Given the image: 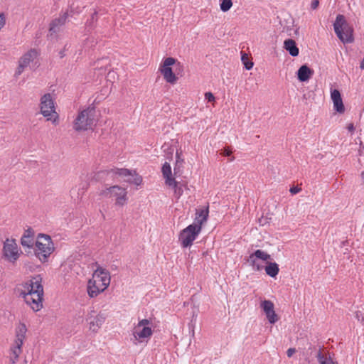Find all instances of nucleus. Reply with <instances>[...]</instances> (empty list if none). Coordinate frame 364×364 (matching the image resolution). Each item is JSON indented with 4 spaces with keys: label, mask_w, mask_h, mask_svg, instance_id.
Returning <instances> with one entry per match:
<instances>
[{
    "label": "nucleus",
    "mask_w": 364,
    "mask_h": 364,
    "mask_svg": "<svg viewBox=\"0 0 364 364\" xmlns=\"http://www.w3.org/2000/svg\"><path fill=\"white\" fill-rule=\"evenodd\" d=\"M55 250L54 244L48 235L40 233L36 242L34 253L39 260L45 263Z\"/></svg>",
    "instance_id": "obj_1"
},
{
    "label": "nucleus",
    "mask_w": 364,
    "mask_h": 364,
    "mask_svg": "<svg viewBox=\"0 0 364 364\" xmlns=\"http://www.w3.org/2000/svg\"><path fill=\"white\" fill-rule=\"evenodd\" d=\"M335 33L343 43H350L353 41V29L347 22L346 17L338 14L333 23Z\"/></svg>",
    "instance_id": "obj_2"
},
{
    "label": "nucleus",
    "mask_w": 364,
    "mask_h": 364,
    "mask_svg": "<svg viewBox=\"0 0 364 364\" xmlns=\"http://www.w3.org/2000/svg\"><path fill=\"white\" fill-rule=\"evenodd\" d=\"M95 112L93 106H90L80 112L75 120L74 129L78 132L91 129L95 122Z\"/></svg>",
    "instance_id": "obj_3"
},
{
    "label": "nucleus",
    "mask_w": 364,
    "mask_h": 364,
    "mask_svg": "<svg viewBox=\"0 0 364 364\" xmlns=\"http://www.w3.org/2000/svg\"><path fill=\"white\" fill-rule=\"evenodd\" d=\"M201 227L195 224H191L183 229L179 235V240L183 247L192 245L193 242L201 231Z\"/></svg>",
    "instance_id": "obj_4"
},
{
    "label": "nucleus",
    "mask_w": 364,
    "mask_h": 364,
    "mask_svg": "<svg viewBox=\"0 0 364 364\" xmlns=\"http://www.w3.org/2000/svg\"><path fill=\"white\" fill-rule=\"evenodd\" d=\"M127 191L119 186H113L103 190L101 195L105 197H116V205H123L127 200Z\"/></svg>",
    "instance_id": "obj_5"
},
{
    "label": "nucleus",
    "mask_w": 364,
    "mask_h": 364,
    "mask_svg": "<svg viewBox=\"0 0 364 364\" xmlns=\"http://www.w3.org/2000/svg\"><path fill=\"white\" fill-rule=\"evenodd\" d=\"M176 59L171 57L166 58L160 67V72L167 82L174 84L177 81L176 74L173 72L171 65L176 63Z\"/></svg>",
    "instance_id": "obj_6"
},
{
    "label": "nucleus",
    "mask_w": 364,
    "mask_h": 364,
    "mask_svg": "<svg viewBox=\"0 0 364 364\" xmlns=\"http://www.w3.org/2000/svg\"><path fill=\"white\" fill-rule=\"evenodd\" d=\"M4 256L11 262H15L18 258L17 245L14 239H6L4 243Z\"/></svg>",
    "instance_id": "obj_7"
},
{
    "label": "nucleus",
    "mask_w": 364,
    "mask_h": 364,
    "mask_svg": "<svg viewBox=\"0 0 364 364\" xmlns=\"http://www.w3.org/2000/svg\"><path fill=\"white\" fill-rule=\"evenodd\" d=\"M93 279L102 286L100 290L105 291L110 284L109 272L102 267H98L93 274Z\"/></svg>",
    "instance_id": "obj_8"
},
{
    "label": "nucleus",
    "mask_w": 364,
    "mask_h": 364,
    "mask_svg": "<svg viewBox=\"0 0 364 364\" xmlns=\"http://www.w3.org/2000/svg\"><path fill=\"white\" fill-rule=\"evenodd\" d=\"M41 112L44 117L55 113L54 102L50 93L45 94L41 99Z\"/></svg>",
    "instance_id": "obj_9"
},
{
    "label": "nucleus",
    "mask_w": 364,
    "mask_h": 364,
    "mask_svg": "<svg viewBox=\"0 0 364 364\" xmlns=\"http://www.w3.org/2000/svg\"><path fill=\"white\" fill-rule=\"evenodd\" d=\"M27 331V328L25 324L21 323L17 328L16 332V340H15V347L14 348V353L15 354V358L16 359L20 353H21V347L23 343V340L26 336V333Z\"/></svg>",
    "instance_id": "obj_10"
},
{
    "label": "nucleus",
    "mask_w": 364,
    "mask_h": 364,
    "mask_svg": "<svg viewBox=\"0 0 364 364\" xmlns=\"http://www.w3.org/2000/svg\"><path fill=\"white\" fill-rule=\"evenodd\" d=\"M261 308L263 309L270 323L274 324L279 320V317L274 311V306L272 301L270 300H264L261 303Z\"/></svg>",
    "instance_id": "obj_11"
},
{
    "label": "nucleus",
    "mask_w": 364,
    "mask_h": 364,
    "mask_svg": "<svg viewBox=\"0 0 364 364\" xmlns=\"http://www.w3.org/2000/svg\"><path fill=\"white\" fill-rule=\"evenodd\" d=\"M42 278L40 275H36L29 281L28 285V292L34 294L35 296L38 297V295H43V287L41 284Z\"/></svg>",
    "instance_id": "obj_12"
},
{
    "label": "nucleus",
    "mask_w": 364,
    "mask_h": 364,
    "mask_svg": "<svg viewBox=\"0 0 364 364\" xmlns=\"http://www.w3.org/2000/svg\"><path fill=\"white\" fill-rule=\"evenodd\" d=\"M43 296L38 295V297L35 296L31 292L24 294L23 298L28 305H29L34 311H39L43 307Z\"/></svg>",
    "instance_id": "obj_13"
},
{
    "label": "nucleus",
    "mask_w": 364,
    "mask_h": 364,
    "mask_svg": "<svg viewBox=\"0 0 364 364\" xmlns=\"http://www.w3.org/2000/svg\"><path fill=\"white\" fill-rule=\"evenodd\" d=\"M152 334L153 331L150 326H144L138 328V326H136L133 331L134 340L139 342H142L145 339L149 338Z\"/></svg>",
    "instance_id": "obj_14"
},
{
    "label": "nucleus",
    "mask_w": 364,
    "mask_h": 364,
    "mask_svg": "<svg viewBox=\"0 0 364 364\" xmlns=\"http://www.w3.org/2000/svg\"><path fill=\"white\" fill-rule=\"evenodd\" d=\"M106 319V316L103 313H100L96 316L92 315L91 314L87 318L89 321L90 329L93 332H97L98 329L102 326Z\"/></svg>",
    "instance_id": "obj_15"
},
{
    "label": "nucleus",
    "mask_w": 364,
    "mask_h": 364,
    "mask_svg": "<svg viewBox=\"0 0 364 364\" xmlns=\"http://www.w3.org/2000/svg\"><path fill=\"white\" fill-rule=\"evenodd\" d=\"M331 98L333 103L334 109L338 113L345 112V107L340 91L337 89H331Z\"/></svg>",
    "instance_id": "obj_16"
},
{
    "label": "nucleus",
    "mask_w": 364,
    "mask_h": 364,
    "mask_svg": "<svg viewBox=\"0 0 364 364\" xmlns=\"http://www.w3.org/2000/svg\"><path fill=\"white\" fill-rule=\"evenodd\" d=\"M37 56V52L34 49L30 50L28 53L24 54L19 60V66L18 68L17 73L21 74L23 69L28 65Z\"/></svg>",
    "instance_id": "obj_17"
},
{
    "label": "nucleus",
    "mask_w": 364,
    "mask_h": 364,
    "mask_svg": "<svg viewBox=\"0 0 364 364\" xmlns=\"http://www.w3.org/2000/svg\"><path fill=\"white\" fill-rule=\"evenodd\" d=\"M68 16V13H64L60 17L55 18L51 21L49 28L50 36L53 33H57L60 31V26L65 23Z\"/></svg>",
    "instance_id": "obj_18"
},
{
    "label": "nucleus",
    "mask_w": 364,
    "mask_h": 364,
    "mask_svg": "<svg viewBox=\"0 0 364 364\" xmlns=\"http://www.w3.org/2000/svg\"><path fill=\"white\" fill-rule=\"evenodd\" d=\"M314 75V70L306 65H301L297 70V78L300 82L308 81Z\"/></svg>",
    "instance_id": "obj_19"
},
{
    "label": "nucleus",
    "mask_w": 364,
    "mask_h": 364,
    "mask_svg": "<svg viewBox=\"0 0 364 364\" xmlns=\"http://www.w3.org/2000/svg\"><path fill=\"white\" fill-rule=\"evenodd\" d=\"M102 286L97 282V281L92 279H90L87 284V293L90 297L94 298L96 297L100 293L102 292L101 291Z\"/></svg>",
    "instance_id": "obj_20"
},
{
    "label": "nucleus",
    "mask_w": 364,
    "mask_h": 364,
    "mask_svg": "<svg viewBox=\"0 0 364 364\" xmlns=\"http://www.w3.org/2000/svg\"><path fill=\"white\" fill-rule=\"evenodd\" d=\"M208 206L201 208L199 210H196V217L195 218V223L193 224L196 225H199L201 227V225L205 223L208 217Z\"/></svg>",
    "instance_id": "obj_21"
},
{
    "label": "nucleus",
    "mask_w": 364,
    "mask_h": 364,
    "mask_svg": "<svg viewBox=\"0 0 364 364\" xmlns=\"http://www.w3.org/2000/svg\"><path fill=\"white\" fill-rule=\"evenodd\" d=\"M284 48L293 57L297 56L299 53V50L296 46V42L293 39L289 38L285 40L284 42Z\"/></svg>",
    "instance_id": "obj_22"
},
{
    "label": "nucleus",
    "mask_w": 364,
    "mask_h": 364,
    "mask_svg": "<svg viewBox=\"0 0 364 364\" xmlns=\"http://www.w3.org/2000/svg\"><path fill=\"white\" fill-rule=\"evenodd\" d=\"M255 258L260 259L263 261H267L268 259H271L270 255L267 254V252L261 250H257L255 252L251 254L250 255V262L252 264V266L255 265Z\"/></svg>",
    "instance_id": "obj_23"
},
{
    "label": "nucleus",
    "mask_w": 364,
    "mask_h": 364,
    "mask_svg": "<svg viewBox=\"0 0 364 364\" xmlns=\"http://www.w3.org/2000/svg\"><path fill=\"white\" fill-rule=\"evenodd\" d=\"M164 177L166 178V183L172 186L174 178L171 176V167L168 162H165L161 169Z\"/></svg>",
    "instance_id": "obj_24"
},
{
    "label": "nucleus",
    "mask_w": 364,
    "mask_h": 364,
    "mask_svg": "<svg viewBox=\"0 0 364 364\" xmlns=\"http://www.w3.org/2000/svg\"><path fill=\"white\" fill-rule=\"evenodd\" d=\"M265 272L271 277H275L279 271V265L276 262H267L265 267Z\"/></svg>",
    "instance_id": "obj_25"
},
{
    "label": "nucleus",
    "mask_w": 364,
    "mask_h": 364,
    "mask_svg": "<svg viewBox=\"0 0 364 364\" xmlns=\"http://www.w3.org/2000/svg\"><path fill=\"white\" fill-rule=\"evenodd\" d=\"M316 357L319 364H338L336 361H334L331 356L323 355L321 353V348H319Z\"/></svg>",
    "instance_id": "obj_26"
},
{
    "label": "nucleus",
    "mask_w": 364,
    "mask_h": 364,
    "mask_svg": "<svg viewBox=\"0 0 364 364\" xmlns=\"http://www.w3.org/2000/svg\"><path fill=\"white\" fill-rule=\"evenodd\" d=\"M132 172H133V171H130L127 168H114V169H111V170L108 171L107 173L108 174L113 173V174L119 175V176H122V177L127 178V177H129L130 176H132Z\"/></svg>",
    "instance_id": "obj_27"
},
{
    "label": "nucleus",
    "mask_w": 364,
    "mask_h": 364,
    "mask_svg": "<svg viewBox=\"0 0 364 364\" xmlns=\"http://www.w3.org/2000/svg\"><path fill=\"white\" fill-rule=\"evenodd\" d=\"M126 181L136 186H139L142 182V177L139 176L136 171H133L132 176L127 177Z\"/></svg>",
    "instance_id": "obj_28"
},
{
    "label": "nucleus",
    "mask_w": 364,
    "mask_h": 364,
    "mask_svg": "<svg viewBox=\"0 0 364 364\" xmlns=\"http://www.w3.org/2000/svg\"><path fill=\"white\" fill-rule=\"evenodd\" d=\"M34 240L33 237L22 236L21 238V244L23 247L31 248L33 246Z\"/></svg>",
    "instance_id": "obj_29"
},
{
    "label": "nucleus",
    "mask_w": 364,
    "mask_h": 364,
    "mask_svg": "<svg viewBox=\"0 0 364 364\" xmlns=\"http://www.w3.org/2000/svg\"><path fill=\"white\" fill-rule=\"evenodd\" d=\"M232 6V0H220V7L222 11L227 12Z\"/></svg>",
    "instance_id": "obj_30"
},
{
    "label": "nucleus",
    "mask_w": 364,
    "mask_h": 364,
    "mask_svg": "<svg viewBox=\"0 0 364 364\" xmlns=\"http://www.w3.org/2000/svg\"><path fill=\"white\" fill-rule=\"evenodd\" d=\"M241 60L245 65V68L247 70H250L252 68L253 63L249 60L247 54L242 53Z\"/></svg>",
    "instance_id": "obj_31"
},
{
    "label": "nucleus",
    "mask_w": 364,
    "mask_h": 364,
    "mask_svg": "<svg viewBox=\"0 0 364 364\" xmlns=\"http://www.w3.org/2000/svg\"><path fill=\"white\" fill-rule=\"evenodd\" d=\"M171 186H173V188L174 195H175L176 198H179L180 196L183 193L182 188L180 186H178V182L176 181L175 179L173 180V183H172Z\"/></svg>",
    "instance_id": "obj_32"
},
{
    "label": "nucleus",
    "mask_w": 364,
    "mask_h": 364,
    "mask_svg": "<svg viewBox=\"0 0 364 364\" xmlns=\"http://www.w3.org/2000/svg\"><path fill=\"white\" fill-rule=\"evenodd\" d=\"M151 324V321L149 319L144 318L139 321L137 323L138 328L144 326H149Z\"/></svg>",
    "instance_id": "obj_33"
},
{
    "label": "nucleus",
    "mask_w": 364,
    "mask_h": 364,
    "mask_svg": "<svg viewBox=\"0 0 364 364\" xmlns=\"http://www.w3.org/2000/svg\"><path fill=\"white\" fill-rule=\"evenodd\" d=\"M175 71L177 75H182V73L183 71V65L178 62L177 63H175Z\"/></svg>",
    "instance_id": "obj_34"
},
{
    "label": "nucleus",
    "mask_w": 364,
    "mask_h": 364,
    "mask_svg": "<svg viewBox=\"0 0 364 364\" xmlns=\"http://www.w3.org/2000/svg\"><path fill=\"white\" fill-rule=\"evenodd\" d=\"M232 153V149L230 147H225L221 150L220 154L224 156H230Z\"/></svg>",
    "instance_id": "obj_35"
},
{
    "label": "nucleus",
    "mask_w": 364,
    "mask_h": 364,
    "mask_svg": "<svg viewBox=\"0 0 364 364\" xmlns=\"http://www.w3.org/2000/svg\"><path fill=\"white\" fill-rule=\"evenodd\" d=\"M97 21V12L95 11L91 16L90 19L87 21V26L90 27H92V23L94 21Z\"/></svg>",
    "instance_id": "obj_36"
},
{
    "label": "nucleus",
    "mask_w": 364,
    "mask_h": 364,
    "mask_svg": "<svg viewBox=\"0 0 364 364\" xmlns=\"http://www.w3.org/2000/svg\"><path fill=\"white\" fill-rule=\"evenodd\" d=\"M205 98L208 102H212L215 101V97L213 93L208 92L205 94Z\"/></svg>",
    "instance_id": "obj_37"
},
{
    "label": "nucleus",
    "mask_w": 364,
    "mask_h": 364,
    "mask_svg": "<svg viewBox=\"0 0 364 364\" xmlns=\"http://www.w3.org/2000/svg\"><path fill=\"white\" fill-rule=\"evenodd\" d=\"M22 236H27V237H33L34 236V232L31 228H28L24 231V233Z\"/></svg>",
    "instance_id": "obj_38"
},
{
    "label": "nucleus",
    "mask_w": 364,
    "mask_h": 364,
    "mask_svg": "<svg viewBox=\"0 0 364 364\" xmlns=\"http://www.w3.org/2000/svg\"><path fill=\"white\" fill-rule=\"evenodd\" d=\"M319 5V1L318 0H313L311 4V8L312 9H316Z\"/></svg>",
    "instance_id": "obj_39"
},
{
    "label": "nucleus",
    "mask_w": 364,
    "mask_h": 364,
    "mask_svg": "<svg viewBox=\"0 0 364 364\" xmlns=\"http://www.w3.org/2000/svg\"><path fill=\"white\" fill-rule=\"evenodd\" d=\"M301 191V188H298V187H296V186H293L290 188L289 191L291 194H296L298 193L299 191Z\"/></svg>",
    "instance_id": "obj_40"
},
{
    "label": "nucleus",
    "mask_w": 364,
    "mask_h": 364,
    "mask_svg": "<svg viewBox=\"0 0 364 364\" xmlns=\"http://www.w3.org/2000/svg\"><path fill=\"white\" fill-rule=\"evenodd\" d=\"M296 352V349L294 348H290L287 351V355L289 358L291 357L293 354Z\"/></svg>",
    "instance_id": "obj_41"
},
{
    "label": "nucleus",
    "mask_w": 364,
    "mask_h": 364,
    "mask_svg": "<svg viewBox=\"0 0 364 364\" xmlns=\"http://www.w3.org/2000/svg\"><path fill=\"white\" fill-rule=\"evenodd\" d=\"M65 49H66V45L65 46L64 49L59 52V56L60 58H63L65 55Z\"/></svg>",
    "instance_id": "obj_42"
},
{
    "label": "nucleus",
    "mask_w": 364,
    "mask_h": 364,
    "mask_svg": "<svg viewBox=\"0 0 364 364\" xmlns=\"http://www.w3.org/2000/svg\"><path fill=\"white\" fill-rule=\"evenodd\" d=\"M348 129L350 131V132H353L354 130V126L353 124H348Z\"/></svg>",
    "instance_id": "obj_43"
},
{
    "label": "nucleus",
    "mask_w": 364,
    "mask_h": 364,
    "mask_svg": "<svg viewBox=\"0 0 364 364\" xmlns=\"http://www.w3.org/2000/svg\"><path fill=\"white\" fill-rule=\"evenodd\" d=\"M12 351L14 352V349L12 350ZM13 355H14V358H11V360L12 363H15L16 361L18 360V357L16 359L15 354L14 353H13Z\"/></svg>",
    "instance_id": "obj_44"
},
{
    "label": "nucleus",
    "mask_w": 364,
    "mask_h": 364,
    "mask_svg": "<svg viewBox=\"0 0 364 364\" xmlns=\"http://www.w3.org/2000/svg\"><path fill=\"white\" fill-rule=\"evenodd\" d=\"M360 68L362 69V70L364 69V58H363V60L360 62Z\"/></svg>",
    "instance_id": "obj_45"
},
{
    "label": "nucleus",
    "mask_w": 364,
    "mask_h": 364,
    "mask_svg": "<svg viewBox=\"0 0 364 364\" xmlns=\"http://www.w3.org/2000/svg\"><path fill=\"white\" fill-rule=\"evenodd\" d=\"M254 267H256V269L257 271H259V270H261L262 269V266H259V264H255V265Z\"/></svg>",
    "instance_id": "obj_46"
},
{
    "label": "nucleus",
    "mask_w": 364,
    "mask_h": 364,
    "mask_svg": "<svg viewBox=\"0 0 364 364\" xmlns=\"http://www.w3.org/2000/svg\"><path fill=\"white\" fill-rule=\"evenodd\" d=\"M176 156L178 158V159L176 161V164H178V163H179V160H178L179 159V156H178V152L176 153Z\"/></svg>",
    "instance_id": "obj_47"
},
{
    "label": "nucleus",
    "mask_w": 364,
    "mask_h": 364,
    "mask_svg": "<svg viewBox=\"0 0 364 364\" xmlns=\"http://www.w3.org/2000/svg\"><path fill=\"white\" fill-rule=\"evenodd\" d=\"M234 159H235V158L232 156V157H231V158L229 159V161H232L234 160Z\"/></svg>",
    "instance_id": "obj_48"
}]
</instances>
